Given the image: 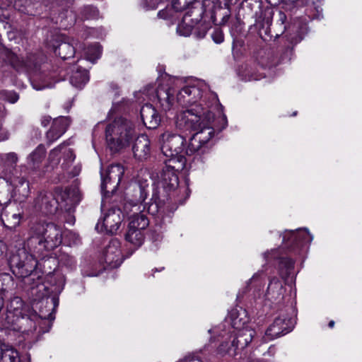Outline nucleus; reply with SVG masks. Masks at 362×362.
Here are the masks:
<instances>
[{
	"instance_id": "obj_55",
	"label": "nucleus",
	"mask_w": 362,
	"mask_h": 362,
	"mask_svg": "<svg viewBox=\"0 0 362 362\" xmlns=\"http://www.w3.org/2000/svg\"><path fill=\"white\" fill-rule=\"evenodd\" d=\"M164 269V267H160L159 269L158 268H155L154 269H153V272H161Z\"/></svg>"
},
{
	"instance_id": "obj_51",
	"label": "nucleus",
	"mask_w": 362,
	"mask_h": 362,
	"mask_svg": "<svg viewBox=\"0 0 362 362\" xmlns=\"http://www.w3.org/2000/svg\"><path fill=\"white\" fill-rule=\"evenodd\" d=\"M33 88H35V90H42L44 89L45 88L47 87V86H37L36 85L35 83H33Z\"/></svg>"
},
{
	"instance_id": "obj_18",
	"label": "nucleus",
	"mask_w": 362,
	"mask_h": 362,
	"mask_svg": "<svg viewBox=\"0 0 362 362\" xmlns=\"http://www.w3.org/2000/svg\"><path fill=\"white\" fill-rule=\"evenodd\" d=\"M103 259L110 268H117L122 264L123 256L121 251V243L117 239H112L106 246Z\"/></svg>"
},
{
	"instance_id": "obj_26",
	"label": "nucleus",
	"mask_w": 362,
	"mask_h": 362,
	"mask_svg": "<svg viewBox=\"0 0 362 362\" xmlns=\"http://www.w3.org/2000/svg\"><path fill=\"white\" fill-rule=\"evenodd\" d=\"M150 144V140L146 135L139 136L132 148L134 157L139 160L147 158L151 151Z\"/></svg>"
},
{
	"instance_id": "obj_13",
	"label": "nucleus",
	"mask_w": 362,
	"mask_h": 362,
	"mask_svg": "<svg viewBox=\"0 0 362 362\" xmlns=\"http://www.w3.org/2000/svg\"><path fill=\"white\" fill-rule=\"evenodd\" d=\"M294 326L293 320L285 314L276 317L265 332L264 341H271L290 332Z\"/></svg>"
},
{
	"instance_id": "obj_6",
	"label": "nucleus",
	"mask_w": 362,
	"mask_h": 362,
	"mask_svg": "<svg viewBox=\"0 0 362 362\" xmlns=\"http://www.w3.org/2000/svg\"><path fill=\"white\" fill-rule=\"evenodd\" d=\"M172 7L177 12L186 11L181 23L177 26V32L181 35H189L192 28L202 18L203 8L197 0H173Z\"/></svg>"
},
{
	"instance_id": "obj_8",
	"label": "nucleus",
	"mask_w": 362,
	"mask_h": 362,
	"mask_svg": "<svg viewBox=\"0 0 362 362\" xmlns=\"http://www.w3.org/2000/svg\"><path fill=\"white\" fill-rule=\"evenodd\" d=\"M28 291L30 293L32 300H33V306L36 309L37 303L38 306L41 305V309L47 314L52 313L54 319L55 318L54 313L58 306L57 298L48 297V293L46 291V286L42 284L41 279H37V281L27 288Z\"/></svg>"
},
{
	"instance_id": "obj_2",
	"label": "nucleus",
	"mask_w": 362,
	"mask_h": 362,
	"mask_svg": "<svg viewBox=\"0 0 362 362\" xmlns=\"http://www.w3.org/2000/svg\"><path fill=\"white\" fill-rule=\"evenodd\" d=\"M178 173L165 167L153 187L152 197L148 203L147 211L151 215L163 214L165 211L173 213L182 204L178 194Z\"/></svg>"
},
{
	"instance_id": "obj_1",
	"label": "nucleus",
	"mask_w": 362,
	"mask_h": 362,
	"mask_svg": "<svg viewBox=\"0 0 362 362\" xmlns=\"http://www.w3.org/2000/svg\"><path fill=\"white\" fill-rule=\"evenodd\" d=\"M214 115L206 107H192L180 112L177 115V125H185L187 129L197 131L187 143L189 156L195 153H204L213 145L215 126Z\"/></svg>"
},
{
	"instance_id": "obj_34",
	"label": "nucleus",
	"mask_w": 362,
	"mask_h": 362,
	"mask_svg": "<svg viewBox=\"0 0 362 362\" xmlns=\"http://www.w3.org/2000/svg\"><path fill=\"white\" fill-rule=\"evenodd\" d=\"M76 21L75 13L71 10L66 9L59 13L56 23H59L62 28L66 29L74 25Z\"/></svg>"
},
{
	"instance_id": "obj_15",
	"label": "nucleus",
	"mask_w": 362,
	"mask_h": 362,
	"mask_svg": "<svg viewBox=\"0 0 362 362\" xmlns=\"http://www.w3.org/2000/svg\"><path fill=\"white\" fill-rule=\"evenodd\" d=\"M67 144L63 142L49 151L48 162L52 168L59 165L62 158L64 160L62 164V168L63 170H67L74 162L75 155L71 149L67 148Z\"/></svg>"
},
{
	"instance_id": "obj_21",
	"label": "nucleus",
	"mask_w": 362,
	"mask_h": 362,
	"mask_svg": "<svg viewBox=\"0 0 362 362\" xmlns=\"http://www.w3.org/2000/svg\"><path fill=\"white\" fill-rule=\"evenodd\" d=\"M172 214L173 213H169L168 211H165V213L163 214L154 215L156 216V226L153 229L151 230L148 236L149 241L151 243V250L156 251L158 249L159 245L163 240V230L165 228L164 218L167 217L168 218V222H170Z\"/></svg>"
},
{
	"instance_id": "obj_4",
	"label": "nucleus",
	"mask_w": 362,
	"mask_h": 362,
	"mask_svg": "<svg viewBox=\"0 0 362 362\" xmlns=\"http://www.w3.org/2000/svg\"><path fill=\"white\" fill-rule=\"evenodd\" d=\"M62 242V229L59 226L53 223L36 221L30 227L25 245L29 250L42 256L44 252L57 247Z\"/></svg>"
},
{
	"instance_id": "obj_14",
	"label": "nucleus",
	"mask_w": 362,
	"mask_h": 362,
	"mask_svg": "<svg viewBox=\"0 0 362 362\" xmlns=\"http://www.w3.org/2000/svg\"><path fill=\"white\" fill-rule=\"evenodd\" d=\"M6 182L12 187V196L17 199L23 200L30 194L29 181L16 170L10 172L6 177Z\"/></svg>"
},
{
	"instance_id": "obj_31",
	"label": "nucleus",
	"mask_w": 362,
	"mask_h": 362,
	"mask_svg": "<svg viewBox=\"0 0 362 362\" xmlns=\"http://www.w3.org/2000/svg\"><path fill=\"white\" fill-rule=\"evenodd\" d=\"M54 53L65 60L74 57L75 48L73 43L63 40L54 47Z\"/></svg>"
},
{
	"instance_id": "obj_23",
	"label": "nucleus",
	"mask_w": 362,
	"mask_h": 362,
	"mask_svg": "<svg viewBox=\"0 0 362 362\" xmlns=\"http://www.w3.org/2000/svg\"><path fill=\"white\" fill-rule=\"evenodd\" d=\"M70 124L68 117H60L53 120L52 127L46 134V139L49 144L59 139L66 131Z\"/></svg>"
},
{
	"instance_id": "obj_40",
	"label": "nucleus",
	"mask_w": 362,
	"mask_h": 362,
	"mask_svg": "<svg viewBox=\"0 0 362 362\" xmlns=\"http://www.w3.org/2000/svg\"><path fill=\"white\" fill-rule=\"evenodd\" d=\"M101 47L98 44L90 45L86 51V54L89 60L95 61L101 55Z\"/></svg>"
},
{
	"instance_id": "obj_5",
	"label": "nucleus",
	"mask_w": 362,
	"mask_h": 362,
	"mask_svg": "<svg viewBox=\"0 0 362 362\" xmlns=\"http://www.w3.org/2000/svg\"><path fill=\"white\" fill-rule=\"evenodd\" d=\"M40 257L30 250L28 252L25 247H22L10 257L9 264L13 273L24 279L26 288L33 285L37 278L40 279L39 276L33 274L37 267V259Z\"/></svg>"
},
{
	"instance_id": "obj_56",
	"label": "nucleus",
	"mask_w": 362,
	"mask_h": 362,
	"mask_svg": "<svg viewBox=\"0 0 362 362\" xmlns=\"http://www.w3.org/2000/svg\"><path fill=\"white\" fill-rule=\"evenodd\" d=\"M328 326L330 327V328H333L334 326V322L333 320H331L329 322V325Z\"/></svg>"
},
{
	"instance_id": "obj_27",
	"label": "nucleus",
	"mask_w": 362,
	"mask_h": 362,
	"mask_svg": "<svg viewBox=\"0 0 362 362\" xmlns=\"http://www.w3.org/2000/svg\"><path fill=\"white\" fill-rule=\"evenodd\" d=\"M283 296L284 288L281 281L278 278H272L267 287V298L272 302H280Z\"/></svg>"
},
{
	"instance_id": "obj_41",
	"label": "nucleus",
	"mask_w": 362,
	"mask_h": 362,
	"mask_svg": "<svg viewBox=\"0 0 362 362\" xmlns=\"http://www.w3.org/2000/svg\"><path fill=\"white\" fill-rule=\"evenodd\" d=\"M1 160L8 166H14L18 161V155L14 152H11L2 155Z\"/></svg>"
},
{
	"instance_id": "obj_57",
	"label": "nucleus",
	"mask_w": 362,
	"mask_h": 362,
	"mask_svg": "<svg viewBox=\"0 0 362 362\" xmlns=\"http://www.w3.org/2000/svg\"><path fill=\"white\" fill-rule=\"evenodd\" d=\"M68 4H73V0H65Z\"/></svg>"
},
{
	"instance_id": "obj_17",
	"label": "nucleus",
	"mask_w": 362,
	"mask_h": 362,
	"mask_svg": "<svg viewBox=\"0 0 362 362\" xmlns=\"http://www.w3.org/2000/svg\"><path fill=\"white\" fill-rule=\"evenodd\" d=\"M148 185H143L137 183L129 185L125 192V210L128 208V205L134 206L145 201L148 193Z\"/></svg>"
},
{
	"instance_id": "obj_58",
	"label": "nucleus",
	"mask_w": 362,
	"mask_h": 362,
	"mask_svg": "<svg viewBox=\"0 0 362 362\" xmlns=\"http://www.w3.org/2000/svg\"><path fill=\"white\" fill-rule=\"evenodd\" d=\"M300 29H301V30H303V29H305H305H306V25H305H305H303V26Z\"/></svg>"
},
{
	"instance_id": "obj_19",
	"label": "nucleus",
	"mask_w": 362,
	"mask_h": 362,
	"mask_svg": "<svg viewBox=\"0 0 362 362\" xmlns=\"http://www.w3.org/2000/svg\"><path fill=\"white\" fill-rule=\"evenodd\" d=\"M122 221L121 210L112 208L105 214L102 223L99 221L96 224L95 228L100 230L104 229L107 233L113 234L118 230Z\"/></svg>"
},
{
	"instance_id": "obj_20",
	"label": "nucleus",
	"mask_w": 362,
	"mask_h": 362,
	"mask_svg": "<svg viewBox=\"0 0 362 362\" xmlns=\"http://www.w3.org/2000/svg\"><path fill=\"white\" fill-rule=\"evenodd\" d=\"M35 208L45 214H54L59 208V202L52 192H41L35 199Z\"/></svg>"
},
{
	"instance_id": "obj_28",
	"label": "nucleus",
	"mask_w": 362,
	"mask_h": 362,
	"mask_svg": "<svg viewBox=\"0 0 362 362\" xmlns=\"http://www.w3.org/2000/svg\"><path fill=\"white\" fill-rule=\"evenodd\" d=\"M174 90L170 88L159 87L156 95L158 103L165 111L170 110L174 103Z\"/></svg>"
},
{
	"instance_id": "obj_59",
	"label": "nucleus",
	"mask_w": 362,
	"mask_h": 362,
	"mask_svg": "<svg viewBox=\"0 0 362 362\" xmlns=\"http://www.w3.org/2000/svg\"><path fill=\"white\" fill-rule=\"evenodd\" d=\"M161 13H162V11H159L158 13V16L161 17L162 16H161Z\"/></svg>"
},
{
	"instance_id": "obj_36",
	"label": "nucleus",
	"mask_w": 362,
	"mask_h": 362,
	"mask_svg": "<svg viewBox=\"0 0 362 362\" xmlns=\"http://www.w3.org/2000/svg\"><path fill=\"white\" fill-rule=\"evenodd\" d=\"M125 239L137 248L143 244L144 241V234L143 230L128 228L125 235Z\"/></svg>"
},
{
	"instance_id": "obj_53",
	"label": "nucleus",
	"mask_w": 362,
	"mask_h": 362,
	"mask_svg": "<svg viewBox=\"0 0 362 362\" xmlns=\"http://www.w3.org/2000/svg\"><path fill=\"white\" fill-rule=\"evenodd\" d=\"M285 4L286 6H288V2L291 3V4L294 5L297 3L298 0H285Z\"/></svg>"
},
{
	"instance_id": "obj_45",
	"label": "nucleus",
	"mask_w": 362,
	"mask_h": 362,
	"mask_svg": "<svg viewBox=\"0 0 362 362\" xmlns=\"http://www.w3.org/2000/svg\"><path fill=\"white\" fill-rule=\"evenodd\" d=\"M211 37L216 44L223 42L224 40L223 33L219 29H216L213 32Z\"/></svg>"
},
{
	"instance_id": "obj_60",
	"label": "nucleus",
	"mask_w": 362,
	"mask_h": 362,
	"mask_svg": "<svg viewBox=\"0 0 362 362\" xmlns=\"http://www.w3.org/2000/svg\"><path fill=\"white\" fill-rule=\"evenodd\" d=\"M296 114H297V112H294L293 113V116L296 115Z\"/></svg>"
},
{
	"instance_id": "obj_62",
	"label": "nucleus",
	"mask_w": 362,
	"mask_h": 362,
	"mask_svg": "<svg viewBox=\"0 0 362 362\" xmlns=\"http://www.w3.org/2000/svg\"><path fill=\"white\" fill-rule=\"evenodd\" d=\"M79 202H80V199H78L76 201V203L78 204Z\"/></svg>"
},
{
	"instance_id": "obj_54",
	"label": "nucleus",
	"mask_w": 362,
	"mask_h": 362,
	"mask_svg": "<svg viewBox=\"0 0 362 362\" xmlns=\"http://www.w3.org/2000/svg\"><path fill=\"white\" fill-rule=\"evenodd\" d=\"M279 16H280V20L282 21V23H284V21L286 19L285 14L284 13H282V12H280L279 13Z\"/></svg>"
},
{
	"instance_id": "obj_9",
	"label": "nucleus",
	"mask_w": 362,
	"mask_h": 362,
	"mask_svg": "<svg viewBox=\"0 0 362 362\" xmlns=\"http://www.w3.org/2000/svg\"><path fill=\"white\" fill-rule=\"evenodd\" d=\"M241 320L235 317L231 320V325L233 331L231 332V349L237 354L238 351L243 350L252 341L255 331L248 327H241L245 322L240 323Z\"/></svg>"
},
{
	"instance_id": "obj_43",
	"label": "nucleus",
	"mask_w": 362,
	"mask_h": 362,
	"mask_svg": "<svg viewBox=\"0 0 362 362\" xmlns=\"http://www.w3.org/2000/svg\"><path fill=\"white\" fill-rule=\"evenodd\" d=\"M218 353L223 354H228L231 356L236 355L235 353L233 352V350L231 349V341L230 343L228 341H223L218 348Z\"/></svg>"
},
{
	"instance_id": "obj_7",
	"label": "nucleus",
	"mask_w": 362,
	"mask_h": 362,
	"mask_svg": "<svg viewBox=\"0 0 362 362\" xmlns=\"http://www.w3.org/2000/svg\"><path fill=\"white\" fill-rule=\"evenodd\" d=\"M134 134L132 122L122 117L116 119L106 127L107 144L112 151H117L129 142Z\"/></svg>"
},
{
	"instance_id": "obj_61",
	"label": "nucleus",
	"mask_w": 362,
	"mask_h": 362,
	"mask_svg": "<svg viewBox=\"0 0 362 362\" xmlns=\"http://www.w3.org/2000/svg\"><path fill=\"white\" fill-rule=\"evenodd\" d=\"M292 28H293V30L295 29L296 28V25H293Z\"/></svg>"
},
{
	"instance_id": "obj_46",
	"label": "nucleus",
	"mask_w": 362,
	"mask_h": 362,
	"mask_svg": "<svg viewBox=\"0 0 362 362\" xmlns=\"http://www.w3.org/2000/svg\"><path fill=\"white\" fill-rule=\"evenodd\" d=\"M60 261L63 262L64 264H66V265L71 267L74 264V259L72 257L70 256H62L60 258Z\"/></svg>"
},
{
	"instance_id": "obj_32",
	"label": "nucleus",
	"mask_w": 362,
	"mask_h": 362,
	"mask_svg": "<svg viewBox=\"0 0 362 362\" xmlns=\"http://www.w3.org/2000/svg\"><path fill=\"white\" fill-rule=\"evenodd\" d=\"M184 155L185 153H180L177 156H168L170 158L165 161V167L178 173L185 167L186 158Z\"/></svg>"
},
{
	"instance_id": "obj_49",
	"label": "nucleus",
	"mask_w": 362,
	"mask_h": 362,
	"mask_svg": "<svg viewBox=\"0 0 362 362\" xmlns=\"http://www.w3.org/2000/svg\"><path fill=\"white\" fill-rule=\"evenodd\" d=\"M51 117L49 115H45L41 118V124L43 127H47L51 122Z\"/></svg>"
},
{
	"instance_id": "obj_25",
	"label": "nucleus",
	"mask_w": 362,
	"mask_h": 362,
	"mask_svg": "<svg viewBox=\"0 0 362 362\" xmlns=\"http://www.w3.org/2000/svg\"><path fill=\"white\" fill-rule=\"evenodd\" d=\"M279 250H272L270 252H266L263 257L266 261H270L272 258L279 259V267L282 276L289 275L294 267V262L289 257H279Z\"/></svg>"
},
{
	"instance_id": "obj_12",
	"label": "nucleus",
	"mask_w": 362,
	"mask_h": 362,
	"mask_svg": "<svg viewBox=\"0 0 362 362\" xmlns=\"http://www.w3.org/2000/svg\"><path fill=\"white\" fill-rule=\"evenodd\" d=\"M282 237L284 247L291 251H295L296 248L310 244L313 238L307 228H299L295 230H286L282 234Z\"/></svg>"
},
{
	"instance_id": "obj_50",
	"label": "nucleus",
	"mask_w": 362,
	"mask_h": 362,
	"mask_svg": "<svg viewBox=\"0 0 362 362\" xmlns=\"http://www.w3.org/2000/svg\"><path fill=\"white\" fill-rule=\"evenodd\" d=\"M220 119L222 122V127L220 129V130H221L222 129H224L227 126L228 122H227L226 116L221 117L220 118Z\"/></svg>"
},
{
	"instance_id": "obj_48",
	"label": "nucleus",
	"mask_w": 362,
	"mask_h": 362,
	"mask_svg": "<svg viewBox=\"0 0 362 362\" xmlns=\"http://www.w3.org/2000/svg\"><path fill=\"white\" fill-rule=\"evenodd\" d=\"M81 170V166L80 165H75L73 168V170L69 172V174L71 177L77 176Z\"/></svg>"
},
{
	"instance_id": "obj_30",
	"label": "nucleus",
	"mask_w": 362,
	"mask_h": 362,
	"mask_svg": "<svg viewBox=\"0 0 362 362\" xmlns=\"http://www.w3.org/2000/svg\"><path fill=\"white\" fill-rule=\"evenodd\" d=\"M301 6H307L306 11L312 18H319L322 16V8L319 1L298 0Z\"/></svg>"
},
{
	"instance_id": "obj_29",
	"label": "nucleus",
	"mask_w": 362,
	"mask_h": 362,
	"mask_svg": "<svg viewBox=\"0 0 362 362\" xmlns=\"http://www.w3.org/2000/svg\"><path fill=\"white\" fill-rule=\"evenodd\" d=\"M1 218L6 227L15 229L20 225L23 216L21 213H14L4 209L1 212Z\"/></svg>"
},
{
	"instance_id": "obj_33",
	"label": "nucleus",
	"mask_w": 362,
	"mask_h": 362,
	"mask_svg": "<svg viewBox=\"0 0 362 362\" xmlns=\"http://www.w3.org/2000/svg\"><path fill=\"white\" fill-rule=\"evenodd\" d=\"M45 153L46 148L44 145H38L37 148L29 155L28 158V163L33 168H38L44 160Z\"/></svg>"
},
{
	"instance_id": "obj_52",
	"label": "nucleus",
	"mask_w": 362,
	"mask_h": 362,
	"mask_svg": "<svg viewBox=\"0 0 362 362\" xmlns=\"http://www.w3.org/2000/svg\"><path fill=\"white\" fill-rule=\"evenodd\" d=\"M259 277V274L257 273V274H255L252 276V277L250 279V284H252V282L255 281L256 280H257Z\"/></svg>"
},
{
	"instance_id": "obj_44",
	"label": "nucleus",
	"mask_w": 362,
	"mask_h": 362,
	"mask_svg": "<svg viewBox=\"0 0 362 362\" xmlns=\"http://www.w3.org/2000/svg\"><path fill=\"white\" fill-rule=\"evenodd\" d=\"M3 95L4 99L11 103H15L19 99V95L14 91H4Z\"/></svg>"
},
{
	"instance_id": "obj_3",
	"label": "nucleus",
	"mask_w": 362,
	"mask_h": 362,
	"mask_svg": "<svg viewBox=\"0 0 362 362\" xmlns=\"http://www.w3.org/2000/svg\"><path fill=\"white\" fill-rule=\"evenodd\" d=\"M38 304L36 305V309L39 310V314L32 312L27 315L28 309L21 299V305L18 311L13 313L11 319L8 320L4 332L6 333L8 329L16 331L24 334H31L33 339L37 340L41 334L49 332L54 317L52 313H45L41 309V305L38 306Z\"/></svg>"
},
{
	"instance_id": "obj_35",
	"label": "nucleus",
	"mask_w": 362,
	"mask_h": 362,
	"mask_svg": "<svg viewBox=\"0 0 362 362\" xmlns=\"http://www.w3.org/2000/svg\"><path fill=\"white\" fill-rule=\"evenodd\" d=\"M149 225V220L141 213L134 214L130 218L128 228L143 230Z\"/></svg>"
},
{
	"instance_id": "obj_47",
	"label": "nucleus",
	"mask_w": 362,
	"mask_h": 362,
	"mask_svg": "<svg viewBox=\"0 0 362 362\" xmlns=\"http://www.w3.org/2000/svg\"><path fill=\"white\" fill-rule=\"evenodd\" d=\"M303 32L301 30L300 32H299L298 34H296L295 36L293 37H291L289 40L291 42V44H297L299 42H300L303 39V36H302V33Z\"/></svg>"
},
{
	"instance_id": "obj_38",
	"label": "nucleus",
	"mask_w": 362,
	"mask_h": 362,
	"mask_svg": "<svg viewBox=\"0 0 362 362\" xmlns=\"http://www.w3.org/2000/svg\"><path fill=\"white\" fill-rule=\"evenodd\" d=\"M88 81L89 76L86 70L78 71L71 77V84L79 88H81Z\"/></svg>"
},
{
	"instance_id": "obj_24",
	"label": "nucleus",
	"mask_w": 362,
	"mask_h": 362,
	"mask_svg": "<svg viewBox=\"0 0 362 362\" xmlns=\"http://www.w3.org/2000/svg\"><path fill=\"white\" fill-rule=\"evenodd\" d=\"M140 114L144 124L148 129H156L159 125L160 117L152 105H144L141 109Z\"/></svg>"
},
{
	"instance_id": "obj_37",
	"label": "nucleus",
	"mask_w": 362,
	"mask_h": 362,
	"mask_svg": "<svg viewBox=\"0 0 362 362\" xmlns=\"http://www.w3.org/2000/svg\"><path fill=\"white\" fill-rule=\"evenodd\" d=\"M243 79L245 81H257L259 80L265 76L264 73H256L255 69L251 66L246 64L243 70L240 71Z\"/></svg>"
},
{
	"instance_id": "obj_10",
	"label": "nucleus",
	"mask_w": 362,
	"mask_h": 362,
	"mask_svg": "<svg viewBox=\"0 0 362 362\" xmlns=\"http://www.w3.org/2000/svg\"><path fill=\"white\" fill-rule=\"evenodd\" d=\"M161 151L165 156H177L180 153L189 156L187 151V144L184 136L166 132L161 135Z\"/></svg>"
},
{
	"instance_id": "obj_16",
	"label": "nucleus",
	"mask_w": 362,
	"mask_h": 362,
	"mask_svg": "<svg viewBox=\"0 0 362 362\" xmlns=\"http://www.w3.org/2000/svg\"><path fill=\"white\" fill-rule=\"evenodd\" d=\"M202 90L195 86H187L182 88L177 94V102L187 110L192 107H203L202 104H197L202 98Z\"/></svg>"
},
{
	"instance_id": "obj_11",
	"label": "nucleus",
	"mask_w": 362,
	"mask_h": 362,
	"mask_svg": "<svg viewBox=\"0 0 362 362\" xmlns=\"http://www.w3.org/2000/svg\"><path fill=\"white\" fill-rule=\"evenodd\" d=\"M124 169L120 164L111 165L107 170L106 175L101 173L102 183L101 191L105 195L113 194L119 186Z\"/></svg>"
},
{
	"instance_id": "obj_22",
	"label": "nucleus",
	"mask_w": 362,
	"mask_h": 362,
	"mask_svg": "<svg viewBox=\"0 0 362 362\" xmlns=\"http://www.w3.org/2000/svg\"><path fill=\"white\" fill-rule=\"evenodd\" d=\"M4 305V296L2 293H0V325L2 327L0 332L1 333L4 332L8 320L11 319L13 313L18 311L21 305V298L14 296L8 302L6 308Z\"/></svg>"
},
{
	"instance_id": "obj_39",
	"label": "nucleus",
	"mask_w": 362,
	"mask_h": 362,
	"mask_svg": "<svg viewBox=\"0 0 362 362\" xmlns=\"http://www.w3.org/2000/svg\"><path fill=\"white\" fill-rule=\"evenodd\" d=\"M81 18L86 19L96 18L99 16V11L97 7L88 5L81 8Z\"/></svg>"
},
{
	"instance_id": "obj_42",
	"label": "nucleus",
	"mask_w": 362,
	"mask_h": 362,
	"mask_svg": "<svg viewBox=\"0 0 362 362\" xmlns=\"http://www.w3.org/2000/svg\"><path fill=\"white\" fill-rule=\"evenodd\" d=\"M11 66L17 71L21 70L25 66V63L23 60L16 54H11L9 57Z\"/></svg>"
}]
</instances>
